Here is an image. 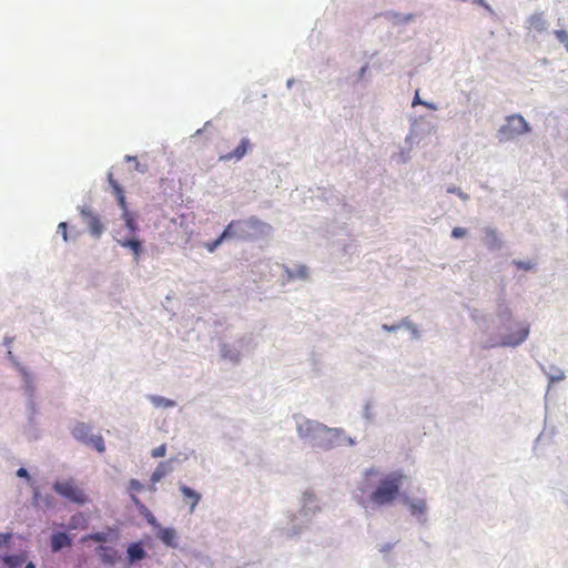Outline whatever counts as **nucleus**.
<instances>
[{
    "label": "nucleus",
    "instance_id": "aec40b11",
    "mask_svg": "<svg viewBox=\"0 0 568 568\" xmlns=\"http://www.w3.org/2000/svg\"><path fill=\"white\" fill-rule=\"evenodd\" d=\"M485 243L490 250L500 247V241H499L498 234L495 230H493V229L485 230Z\"/></svg>",
    "mask_w": 568,
    "mask_h": 568
},
{
    "label": "nucleus",
    "instance_id": "0eeeda50",
    "mask_svg": "<svg viewBox=\"0 0 568 568\" xmlns=\"http://www.w3.org/2000/svg\"><path fill=\"white\" fill-rule=\"evenodd\" d=\"M328 428L314 420H303L297 425V433L301 438L314 439L317 435L327 432Z\"/></svg>",
    "mask_w": 568,
    "mask_h": 568
},
{
    "label": "nucleus",
    "instance_id": "37998d69",
    "mask_svg": "<svg viewBox=\"0 0 568 568\" xmlns=\"http://www.w3.org/2000/svg\"><path fill=\"white\" fill-rule=\"evenodd\" d=\"M12 342V338H6V344H10Z\"/></svg>",
    "mask_w": 568,
    "mask_h": 568
},
{
    "label": "nucleus",
    "instance_id": "393cba45",
    "mask_svg": "<svg viewBox=\"0 0 568 568\" xmlns=\"http://www.w3.org/2000/svg\"><path fill=\"white\" fill-rule=\"evenodd\" d=\"M89 445H92L99 453H103L105 450L104 439L101 435L91 436Z\"/></svg>",
    "mask_w": 568,
    "mask_h": 568
},
{
    "label": "nucleus",
    "instance_id": "c9c22d12",
    "mask_svg": "<svg viewBox=\"0 0 568 568\" xmlns=\"http://www.w3.org/2000/svg\"><path fill=\"white\" fill-rule=\"evenodd\" d=\"M417 104L428 105L427 103L423 102V101L419 99L418 91H416V93H415V97H414V100H413V106H415V105H417Z\"/></svg>",
    "mask_w": 568,
    "mask_h": 568
},
{
    "label": "nucleus",
    "instance_id": "c756f323",
    "mask_svg": "<svg viewBox=\"0 0 568 568\" xmlns=\"http://www.w3.org/2000/svg\"><path fill=\"white\" fill-rule=\"evenodd\" d=\"M166 454V445L162 444L154 449H152L151 455L154 458L163 457Z\"/></svg>",
    "mask_w": 568,
    "mask_h": 568
},
{
    "label": "nucleus",
    "instance_id": "423d86ee",
    "mask_svg": "<svg viewBox=\"0 0 568 568\" xmlns=\"http://www.w3.org/2000/svg\"><path fill=\"white\" fill-rule=\"evenodd\" d=\"M80 214L83 219V222L88 226L90 234L93 237L99 239L105 230V226L102 223L100 216L89 207H82L80 210Z\"/></svg>",
    "mask_w": 568,
    "mask_h": 568
},
{
    "label": "nucleus",
    "instance_id": "6e6552de",
    "mask_svg": "<svg viewBox=\"0 0 568 568\" xmlns=\"http://www.w3.org/2000/svg\"><path fill=\"white\" fill-rule=\"evenodd\" d=\"M529 334L528 326H520L515 334L507 335L503 338L501 346H517L523 343Z\"/></svg>",
    "mask_w": 568,
    "mask_h": 568
},
{
    "label": "nucleus",
    "instance_id": "c85d7f7f",
    "mask_svg": "<svg viewBox=\"0 0 568 568\" xmlns=\"http://www.w3.org/2000/svg\"><path fill=\"white\" fill-rule=\"evenodd\" d=\"M555 36L559 42H561L568 51V33L565 30H556Z\"/></svg>",
    "mask_w": 568,
    "mask_h": 568
},
{
    "label": "nucleus",
    "instance_id": "dca6fc26",
    "mask_svg": "<svg viewBox=\"0 0 568 568\" xmlns=\"http://www.w3.org/2000/svg\"><path fill=\"white\" fill-rule=\"evenodd\" d=\"M158 538L169 547L175 548L178 546V536L175 529L173 528H161L158 531Z\"/></svg>",
    "mask_w": 568,
    "mask_h": 568
},
{
    "label": "nucleus",
    "instance_id": "2f4dec72",
    "mask_svg": "<svg viewBox=\"0 0 568 568\" xmlns=\"http://www.w3.org/2000/svg\"><path fill=\"white\" fill-rule=\"evenodd\" d=\"M467 231L463 227H454L452 231V236L455 239L464 237Z\"/></svg>",
    "mask_w": 568,
    "mask_h": 568
},
{
    "label": "nucleus",
    "instance_id": "5701e85b",
    "mask_svg": "<svg viewBox=\"0 0 568 568\" xmlns=\"http://www.w3.org/2000/svg\"><path fill=\"white\" fill-rule=\"evenodd\" d=\"M143 489V485L138 479H131L129 481V491L132 493V501L135 505L140 504L139 498L134 495V493H140Z\"/></svg>",
    "mask_w": 568,
    "mask_h": 568
},
{
    "label": "nucleus",
    "instance_id": "f8f14e48",
    "mask_svg": "<svg viewBox=\"0 0 568 568\" xmlns=\"http://www.w3.org/2000/svg\"><path fill=\"white\" fill-rule=\"evenodd\" d=\"M180 490L183 495L185 503L190 504V513H193L201 500V494L193 490L186 485H180Z\"/></svg>",
    "mask_w": 568,
    "mask_h": 568
},
{
    "label": "nucleus",
    "instance_id": "1a4fd4ad",
    "mask_svg": "<svg viewBox=\"0 0 568 568\" xmlns=\"http://www.w3.org/2000/svg\"><path fill=\"white\" fill-rule=\"evenodd\" d=\"M97 554L100 557L101 561L108 565L115 564L120 558L118 550L111 546L98 547Z\"/></svg>",
    "mask_w": 568,
    "mask_h": 568
},
{
    "label": "nucleus",
    "instance_id": "79ce46f5",
    "mask_svg": "<svg viewBox=\"0 0 568 568\" xmlns=\"http://www.w3.org/2000/svg\"><path fill=\"white\" fill-rule=\"evenodd\" d=\"M413 17H414L413 14H408V16L406 17V19H405V20H406V21L412 20V19H413Z\"/></svg>",
    "mask_w": 568,
    "mask_h": 568
},
{
    "label": "nucleus",
    "instance_id": "f03ea898",
    "mask_svg": "<svg viewBox=\"0 0 568 568\" xmlns=\"http://www.w3.org/2000/svg\"><path fill=\"white\" fill-rule=\"evenodd\" d=\"M226 227H230L231 237H237L243 241L255 239L271 230V226L256 217H250L242 221H233Z\"/></svg>",
    "mask_w": 568,
    "mask_h": 568
},
{
    "label": "nucleus",
    "instance_id": "b1692460",
    "mask_svg": "<svg viewBox=\"0 0 568 568\" xmlns=\"http://www.w3.org/2000/svg\"><path fill=\"white\" fill-rule=\"evenodd\" d=\"M288 277L305 280L308 276V268L305 265H300L295 270L287 271Z\"/></svg>",
    "mask_w": 568,
    "mask_h": 568
},
{
    "label": "nucleus",
    "instance_id": "a211bd4d",
    "mask_svg": "<svg viewBox=\"0 0 568 568\" xmlns=\"http://www.w3.org/2000/svg\"><path fill=\"white\" fill-rule=\"evenodd\" d=\"M27 555L24 552L19 555H9L2 558L3 564L7 568H19L24 564Z\"/></svg>",
    "mask_w": 568,
    "mask_h": 568
},
{
    "label": "nucleus",
    "instance_id": "72a5a7b5",
    "mask_svg": "<svg viewBox=\"0 0 568 568\" xmlns=\"http://www.w3.org/2000/svg\"><path fill=\"white\" fill-rule=\"evenodd\" d=\"M515 265L518 267V268H521V270H530L531 268V264L530 263H527V262H521V261H515L514 262Z\"/></svg>",
    "mask_w": 568,
    "mask_h": 568
},
{
    "label": "nucleus",
    "instance_id": "e433bc0d",
    "mask_svg": "<svg viewBox=\"0 0 568 568\" xmlns=\"http://www.w3.org/2000/svg\"><path fill=\"white\" fill-rule=\"evenodd\" d=\"M377 474H378V471L376 469L372 468V469H368L365 475L368 478L369 476L377 475Z\"/></svg>",
    "mask_w": 568,
    "mask_h": 568
},
{
    "label": "nucleus",
    "instance_id": "58836bf2",
    "mask_svg": "<svg viewBox=\"0 0 568 568\" xmlns=\"http://www.w3.org/2000/svg\"><path fill=\"white\" fill-rule=\"evenodd\" d=\"M148 521L151 524V525H155V518L150 515V517H148Z\"/></svg>",
    "mask_w": 568,
    "mask_h": 568
},
{
    "label": "nucleus",
    "instance_id": "a878e982",
    "mask_svg": "<svg viewBox=\"0 0 568 568\" xmlns=\"http://www.w3.org/2000/svg\"><path fill=\"white\" fill-rule=\"evenodd\" d=\"M88 540H93L97 542H105L108 540V534L94 532V534L87 535V536L82 537V539H81L82 542H85Z\"/></svg>",
    "mask_w": 568,
    "mask_h": 568
},
{
    "label": "nucleus",
    "instance_id": "f3484780",
    "mask_svg": "<svg viewBox=\"0 0 568 568\" xmlns=\"http://www.w3.org/2000/svg\"><path fill=\"white\" fill-rule=\"evenodd\" d=\"M118 242L122 247L130 248L133 252L135 260L136 261L139 260V257L142 253L141 241H139L138 239H130V240H119Z\"/></svg>",
    "mask_w": 568,
    "mask_h": 568
},
{
    "label": "nucleus",
    "instance_id": "7c9ffc66",
    "mask_svg": "<svg viewBox=\"0 0 568 568\" xmlns=\"http://www.w3.org/2000/svg\"><path fill=\"white\" fill-rule=\"evenodd\" d=\"M58 232L62 235L63 241H68V224L65 222H61L58 225Z\"/></svg>",
    "mask_w": 568,
    "mask_h": 568
},
{
    "label": "nucleus",
    "instance_id": "473e14b6",
    "mask_svg": "<svg viewBox=\"0 0 568 568\" xmlns=\"http://www.w3.org/2000/svg\"><path fill=\"white\" fill-rule=\"evenodd\" d=\"M11 537H12V535L9 532H1L0 534V546L7 545L10 541Z\"/></svg>",
    "mask_w": 568,
    "mask_h": 568
},
{
    "label": "nucleus",
    "instance_id": "39448f33",
    "mask_svg": "<svg viewBox=\"0 0 568 568\" xmlns=\"http://www.w3.org/2000/svg\"><path fill=\"white\" fill-rule=\"evenodd\" d=\"M109 183L113 190V193L116 197L118 204L122 210V219L125 223V226L130 230L131 233H135L138 230V224L135 221V215L132 213L125 200L124 191L121 185L112 178V174H109Z\"/></svg>",
    "mask_w": 568,
    "mask_h": 568
},
{
    "label": "nucleus",
    "instance_id": "20e7f679",
    "mask_svg": "<svg viewBox=\"0 0 568 568\" xmlns=\"http://www.w3.org/2000/svg\"><path fill=\"white\" fill-rule=\"evenodd\" d=\"M53 490L61 497L77 505H84L89 501L85 491L73 478L58 480L53 484Z\"/></svg>",
    "mask_w": 568,
    "mask_h": 568
},
{
    "label": "nucleus",
    "instance_id": "f704fd0d",
    "mask_svg": "<svg viewBox=\"0 0 568 568\" xmlns=\"http://www.w3.org/2000/svg\"><path fill=\"white\" fill-rule=\"evenodd\" d=\"M17 476L30 480V475H29L28 470L23 467H21L17 470Z\"/></svg>",
    "mask_w": 568,
    "mask_h": 568
},
{
    "label": "nucleus",
    "instance_id": "6ab92c4d",
    "mask_svg": "<svg viewBox=\"0 0 568 568\" xmlns=\"http://www.w3.org/2000/svg\"><path fill=\"white\" fill-rule=\"evenodd\" d=\"M405 503L408 505L412 515L419 516L426 511V501L424 499L410 500L405 498Z\"/></svg>",
    "mask_w": 568,
    "mask_h": 568
},
{
    "label": "nucleus",
    "instance_id": "2eb2a0df",
    "mask_svg": "<svg viewBox=\"0 0 568 568\" xmlns=\"http://www.w3.org/2000/svg\"><path fill=\"white\" fill-rule=\"evenodd\" d=\"M71 546V538L65 532H55L51 537V550L57 552Z\"/></svg>",
    "mask_w": 568,
    "mask_h": 568
},
{
    "label": "nucleus",
    "instance_id": "9d476101",
    "mask_svg": "<svg viewBox=\"0 0 568 568\" xmlns=\"http://www.w3.org/2000/svg\"><path fill=\"white\" fill-rule=\"evenodd\" d=\"M250 148H251L250 140L244 138L241 140L240 144L236 146V149L233 152L221 155V160H223V161H231L233 159L241 160L247 153Z\"/></svg>",
    "mask_w": 568,
    "mask_h": 568
},
{
    "label": "nucleus",
    "instance_id": "4c0bfd02",
    "mask_svg": "<svg viewBox=\"0 0 568 568\" xmlns=\"http://www.w3.org/2000/svg\"><path fill=\"white\" fill-rule=\"evenodd\" d=\"M474 3L476 4H479V6H483V7H486L488 8L487 3L485 2V0H471Z\"/></svg>",
    "mask_w": 568,
    "mask_h": 568
},
{
    "label": "nucleus",
    "instance_id": "f257e3e1",
    "mask_svg": "<svg viewBox=\"0 0 568 568\" xmlns=\"http://www.w3.org/2000/svg\"><path fill=\"white\" fill-rule=\"evenodd\" d=\"M405 475L400 471H393L384 475L376 488L372 491L369 500L377 506L389 505L400 495V488Z\"/></svg>",
    "mask_w": 568,
    "mask_h": 568
},
{
    "label": "nucleus",
    "instance_id": "ddd939ff",
    "mask_svg": "<svg viewBox=\"0 0 568 568\" xmlns=\"http://www.w3.org/2000/svg\"><path fill=\"white\" fill-rule=\"evenodd\" d=\"M128 560L130 564H134L145 558L146 552L143 548L142 542H132L128 547Z\"/></svg>",
    "mask_w": 568,
    "mask_h": 568
},
{
    "label": "nucleus",
    "instance_id": "4be33fe9",
    "mask_svg": "<svg viewBox=\"0 0 568 568\" xmlns=\"http://www.w3.org/2000/svg\"><path fill=\"white\" fill-rule=\"evenodd\" d=\"M230 227H225V230L223 231V233L215 240L213 241L212 243H207L206 244V248L209 252H214L215 248L225 240V239H229L231 237V232H230Z\"/></svg>",
    "mask_w": 568,
    "mask_h": 568
},
{
    "label": "nucleus",
    "instance_id": "9b49d317",
    "mask_svg": "<svg viewBox=\"0 0 568 568\" xmlns=\"http://www.w3.org/2000/svg\"><path fill=\"white\" fill-rule=\"evenodd\" d=\"M173 470L171 466V462H161L154 471L151 475V481L153 486L151 487L152 491H155L154 484L159 483L161 479H163L166 475H169Z\"/></svg>",
    "mask_w": 568,
    "mask_h": 568
},
{
    "label": "nucleus",
    "instance_id": "cd10ccee",
    "mask_svg": "<svg viewBox=\"0 0 568 568\" xmlns=\"http://www.w3.org/2000/svg\"><path fill=\"white\" fill-rule=\"evenodd\" d=\"M152 402L158 406L171 407L174 405V402L171 399H166L163 397L153 396Z\"/></svg>",
    "mask_w": 568,
    "mask_h": 568
},
{
    "label": "nucleus",
    "instance_id": "a19ab883",
    "mask_svg": "<svg viewBox=\"0 0 568 568\" xmlns=\"http://www.w3.org/2000/svg\"><path fill=\"white\" fill-rule=\"evenodd\" d=\"M458 195H459L462 199H464V200H466V199L468 197V196H467L466 194H464L463 192H458Z\"/></svg>",
    "mask_w": 568,
    "mask_h": 568
},
{
    "label": "nucleus",
    "instance_id": "412c9836",
    "mask_svg": "<svg viewBox=\"0 0 568 568\" xmlns=\"http://www.w3.org/2000/svg\"><path fill=\"white\" fill-rule=\"evenodd\" d=\"M530 27L536 31H544L546 29V20L544 19L541 13H536L529 19Z\"/></svg>",
    "mask_w": 568,
    "mask_h": 568
},
{
    "label": "nucleus",
    "instance_id": "ea45409f",
    "mask_svg": "<svg viewBox=\"0 0 568 568\" xmlns=\"http://www.w3.org/2000/svg\"><path fill=\"white\" fill-rule=\"evenodd\" d=\"M26 568H36V566L33 562L30 561L26 565Z\"/></svg>",
    "mask_w": 568,
    "mask_h": 568
},
{
    "label": "nucleus",
    "instance_id": "7ed1b4c3",
    "mask_svg": "<svg viewBox=\"0 0 568 568\" xmlns=\"http://www.w3.org/2000/svg\"><path fill=\"white\" fill-rule=\"evenodd\" d=\"M530 132V126L520 114H513L506 118V123L497 131V138L500 143L516 139L519 135Z\"/></svg>",
    "mask_w": 568,
    "mask_h": 568
},
{
    "label": "nucleus",
    "instance_id": "bb28decb",
    "mask_svg": "<svg viewBox=\"0 0 568 568\" xmlns=\"http://www.w3.org/2000/svg\"><path fill=\"white\" fill-rule=\"evenodd\" d=\"M84 523H85V518L83 517L82 514L73 515L70 519L69 528L77 529L78 527H80V525H82Z\"/></svg>",
    "mask_w": 568,
    "mask_h": 568
},
{
    "label": "nucleus",
    "instance_id": "4468645a",
    "mask_svg": "<svg viewBox=\"0 0 568 568\" xmlns=\"http://www.w3.org/2000/svg\"><path fill=\"white\" fill-rule=\"evenodd\" d=\"M90 433L91 427L85 423H78L72 429V436L85 445H89Z\"/></svg>",
    "mask_w": 568,
    "mask_h": 568
}]
</instances>
